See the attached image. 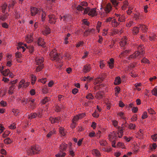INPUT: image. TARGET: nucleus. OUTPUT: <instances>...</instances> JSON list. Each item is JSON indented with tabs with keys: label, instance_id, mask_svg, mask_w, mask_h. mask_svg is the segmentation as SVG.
Here are the masks:
<instances>
[{
	"label": "nucleus",
	"instance_id": "nucleus-56",
	"mask_svg": "<svg viewBox=\"0 0 157 157\" xmlns=\"http://www.w3.org/2000/svg\"><path fill=\"white\" fill-rule=\"evenodd\" d=\"M148 111L149 113L151 114H155V112L152 109H148Z\"/></svg>",
	"mask_w": 157,
	"mask_h": 157
},
{
	"label": "nucleus",
	"instance_id": "nucleus-4",
	"mask_svg": "<svg viewBox=\"0 0 157 157\" xmlns=\"http://www.w3.org/2000/svg\"><path fill=\"white\" fill-rule=\"evenodd\" d=\"M144 52L143 51L142 52H140L138 51L136 52L133 55H130L128 57V59L130 60L131 59H140L141 57L143 56V54Z\"/></svg>",
	"mask_w": 157,
	"mask_h": 157
},
{
	"label": "nucleus",
	"instance_id": "nucleus-12",
	"mask_svg": "<svg viewBox=\"0 0 157 157\" xmlns=\"http://www.w3.org/2000/svg\"><path fill=\"white\" fill-rule=\"evenodd\" d=\"M43 33L44 35H47L49 33V27L48 26H46L44 28L43 31Z\"/></svg>",
	"mask_w": 157,
	"mask_h": 157
},
{
	"label": "nucleus",
	"instance_id": "nucleus-31",
	"mask_svg": "<svg viewBox=\"0 0 157 157\" xmlns=\"http://www.w3.org/2000/svg\"><path fill=\"white\" fill-rule=\"evenodd\" d=\"M66 154L65 152H60L56 155V157H64Z\"/></svg>",
	"mask_w": 157,
	"mask_h": 157
},
{
	"label": "nucleus",
	"instance_id": "nucleus-33",
	"mask_svg": "<svg viewBox=\"0 0 157 157\" xmlns=\"http://www.w3.org/2000/svg\"><path fill=\"white\" fill-rule=\"evenodd\" d=\"M15 56L17 58L21 59L22 57V55L20 52H17L16 53Z\"/></svg>",
	"mask_w": 157,
	"mask_h": 157
},
{
	"label": "nucleus",
	"instance_id": "nucleus-37",
	"mask_svg": "<svg viewBox=\"0 0 157 157\" xmlns=\"http://www.w3.org/2000/svg\"><path fill=\"white\" fill-rule=\"evenodd\" d=\"M27 48L29 49V51L31 52H33L34 50V48L33 46H28Z\"/></svg>",
	"mask_w": 157,
	"mask_h": 157
},
{
	"label": "nucleus",
	"instance_id": "nucleus-44",
	"mask_svg": "<svg viewBox=\"0 0 157 157\" xmlns=\"http://www.w3.org/2000/svg\"><path fill=\"white\" fill-rule=\"evenodd\" d=\"M99 143L101 145L105 146L107 144V142L104 140H101L100 141Z\"/></svg>",
	"mask_w": 157,
	"mask_h": 157
},
{
	"label": "nucleus",
	"instance_id": "nucleus-60",
	"mask_svg": "<svg viewBox=\"0 0 157 157\" xmlns=\"http://www.w3.org/2000/svg\"><path fill=\"white\" fill-rule=\"evenodd\" d=\"M48 89L46 87H44V88L43 89V92L44 94H46L48 93Z\"/></svg>",
	"mask_w": 157,
	"mask_h": 157
},
{
	"label": "nucleus",
	"instance_id": "nucleus-25",
	"mask_svg": "<svg viewBox=\"0 0 157 157\" xmlns=\"http://www.w3.org/2000/svg\"><path fill=\"white\" fill-rule=\"evenodd\" d=\"M36 66V72H39L44 67L43 65H37Z\"/></svg>",
	"mask_w": 157,
	"mask_h": 157
},
{
	"label": "nucleus",
	"instance_id": "nucleus-49",
	"mask_svg": "<svg viewBox=\"0 0 157 157\" xmlns=\"http://www.w3.org/2000/svg\"><path fill=\"white\" fill-rule=\"evenodd\" d=\"M120 91V88L118 87H116L115 88V95H117L118 93Z\"/></svg>",
	"mask_w": 157,
	"mask_h": 157
},
{
	"label": "nucleus",
	"instance_id": "nucleus-2",
	"mask_svg": "<svg viewBox=\"0 0 157 157\" xmlns=\"http://www.w3.org/2000/svg\"><path fill=\"white\" fill-rule=\"evenodd\" d=\"M50 50L52 51L50 53V59L51 58V59L52 60H56L58 63V65L61 67L62 64L60 56L58 55L56 53V50L54 48H52V49H50Z\"/></svg>",
	"mask_w": 157,
	"mask_h": 157
},
{
	"label": "nucleus",
	"instance_id": "nucleus-5",
	"mask_svg": "<svg viewBox=\"0 0 157 157\" xmlns=\"http://www.w3.org/2000/svg\"><path fill=\"white\" fill-rule=\"evenodd\" d=\"M104 10L105 13L107 14L109 13L112 10V6L111 4L110 3H109L105 5L103 8Z\"/></svg>",
	"mask_w": 157,
	"mask_h": 157
},
{
	"label": "nucleus",
	"instance_id": "nucleus-32",
	"mask_svg": "<svg viewBox=\"0 0 157 157\" xmlns=\"http://www.w3.org/2000/svg\"><path fill=\"white\" fill-rule=\"evenodd\" d=\"M24 82V80L22 79L21 80V81L19 82V85L18 86V88L19 89H20L21 88H23V84Z\"/></svg>",
	"mask_w": 157,
	"mask_h": 157
},
{
	"label": "nucleus",
	"instance_id": "nucleus-3",
	"mask_svg": "<svg viewBox=\"0 0 157 157\" xmlns=\"http://www.w3.org/2000/svg\"><path fill=\"white\" fill-rule=\"evenodd\" d=\"M40 150V148L39 146L35 145L27 149L26 151L28 155H31L38 153Z\"/></svg>",
	"mask_w": 157,
	"mask_h": 157
},
{
	"label": "nucleus",
	"instance_id": "nucleus-8",
	"mask_svg": "<svg viewBox=\"0 0 157 157\" xmlns=\"http://www.w3.org/2000/svg\"><path fill=\"white\" fill-rule=\"evenodd\" d=\"M38 9L34 7H31L30 8L31 14L32 16H34L38 13L39 12Z\"/></svg>",
	"mask_w": 157,
	"mask_h": 157
},
{
	"label": "nucleus",
	"instance_id": "nucleus-35",
	"mask_svg": "<svg viewBox=\"0 0 157 157\" xmlns=\"http://www.w3.org/2000/svg\"><path fill=\"white\" fill-rule=\"evenodd\" d=\"M60 133L63 136L65 135V134L63 128L60 127L59 129Z\"/></svg>",
	"mask_w": 157,
	"mask_h": 157
},
{
	"label": "nucleus",
	"instance_id": "nucleus-47",
	"mask_svg": "<svg viewBox=\"0 0 157 157\" xmlns=\"http://www.w3.org/2000/svg\"><path fill=\"white\" fill-rule=\"evenodd\" d=\"M151 138L154 141H156L157 140V134H155L152 136Z\"/></svg>",
	"mask_w": 157,
	"mask_h": 157
},
{
	"label": "nucleus",
	"instance_id": "nucleus-30",
	"mask_svg": "<svg viewBox=\"0 0 157 157\" xmlns=\"http://www.w3.org/2000/svg\"><path fill=\"white\" fill-rule=\"evenodd\" d=\"M157 87L155 86L154 89L151 91V93L153 95L155 96H157Z\"/></svg>",
	"mask_w": 157,
	"mask_h": 157
},
{
	"label": "nucleus",
	"instance_id": "nucleus-7",
	"mask_svg": "<svg viewBox=\"0 0 157 157\" xmlns=\"http://www.w3.org/2000/svg\"><path fill=\"white\" fill-rule=\"evenodd\" d=\"M44 60L43 58L42 57H36L35 59L36 65H43Z\"/></svg>",
	"mask_w": 157,
	"mask_h": 157
},
{
	"label": "nucleus",
	"instance_id": "nucleus-57",
	"mask_svg": "<svg viewBox=\"0 0 157 157\" xmlns=\"http://www.w3.org/2000/svg\"><path fill=\"white\" fill-rule=\"evenodd\" d=\"M100 67L101 68H103L105 65V64L103 61H101L100 63Z\"/></svg>",
	"mask_w": 157,
	"mask_h": 157
},
{
	"label": "nucleus",
	"instance_id": "nucleus-20",
	"mask_svg": "<svg viewBox=\"0 0 157 157\" xmlns=\"http://www.w3.org/2000/svg\"><path fill=\"white\" fill-rule=\"evenodd\" d=\"M139 28L141 29L143 31V32L144 33L147 32V27L146 25H140Z\"/></svg>",
	"mask_w": 157,
	"mask_h": 157
},
{
	"label": "nucleus",
	"instance_id": "nucleus-17",
	"mask_svg": "<svg viewBox=\"0 0 157 157\" xmlns=\"http://www.w3.org/2000/svg\"><path fill=\"white\" fill-rule=\"evenodd\" d=\"M127 39L126 38L122 39L120 42V45L122 46H124L126 44Z\"/></svg>",
	"mask_w": 157,
	"mask_h": 157
},
{
	"label": "nucleus",
	"instance_id": "nucleus-48",
	"mask_svg": "<svg viewBox=\"0 0 157 157\" xmlns=\"http://www.w3.org/2000/svg\"><path fill=\"white\" fill-rule=\"evenodd\" d=\"M143 48L144 47L142 45H140L138 47V51L139 52L140 51H141L140 52H142V51H143ZM143 51L144 52V51Z\"/></svg>",
	"mask_w": 157,
	"mask_h": 157
},
{
	"label": "nucleus",
	"instance_id": "nucleus-18",
	"mask_svg": "<svg viewBox=\"0 0 157 157\" xmlns=\"http://www.w3.org/2000/svg\"><path fill=\"white\" fill-rule=\"evenodd\" d=\"M25 40L28 43H30L33 41V38L31 35H28L25 37Z\"/></svg>",
	"mask_w": 157,
	"mask_h": 157
},
{
	"label": "nucleus",
	"instance_id": "nucleus-41",
	"mask_svg": "<svg viewBox=\"0 0 157 157\" xmlns=\"http://www.w3.org/2000/svg\"><path fill=\"white\" fill-rule=\"evenodd\" d=\"M30 82H25V81L24 80V83L23 84V88H26L27 87H28L29 84Z\"/></svg>",
	"mask_w": 157,
	"mask_h": 157
},
{
	"label": "nucleus",
	"instance_id": "nucleus-28",
	"mask_svg": "<svg viewBox=\"0 0 157 157\" xmlns=\"http://www.w3.org/2000/svg\"><path fill=\"white\" fill-rule=\"evenodd\" d=\"M8 15H9V14H8L7 13H6L5 15L1 16L0 17V19L3 21H5L7 19V17Z\"/></svg>",
	"mask_w": 157,
	"mask_h": 157
},
{
	"label": "nucleus",
	"instance_id": "nucleus-62",
	"mask_svg": "<svg viewBox=\"0 0 157 157\" xmlns=\"http://www.w3.org/2000/svg\"><path fill=\"white\" fill-rule=\"evenodd\" d=\"M83 42L82 41H79L76 44V47H78L83 45Z\"/></svg>",
	"mask_w": 157,
	"mask_h": 157
},
{
	"label": "nucleus",
	"instance_id": "nucleus-61",
	"mask_svg": "<svg viewBox=\"0 0 157 157\" xmlns=\"http://www.w3.org/2000/svg\"><path fill=\"white\" fill-rule=\"evenodd\" d=\"M147 113L146 112H144L143 113L142 116V118L143 119H144L147 117Z\"/></svg>",
	"mask_w": 157,
	"mask_h": 157
},
{
	"label": "nucleus",
	"instance_id": "nucleus-9",
	"mask_svg": "<svg viewBox=\"0 0 157 157\" xmlns=\"http://www.w3.org/2000/svg\"><path fill=\"white\" fill-rule=\"evenodd\" d=\"M91 67L90 65L86 64L84 66L83 68V72L86 73L89 72L90 70Z\"/></svg>",
	"mask_w": 157,
	"mask_h": 157
},
{
	"label": "nucleus",
	"instance_id": "nucleus-34",
	"mask_svg": "<svg viewBox=\"0 0 157 157\" xmlns=\"http://www.w3.org/2000/svg\"><path fill=\"white\" fill-rule=\"evenodd\" d=\"M94 29H89L85 31L84 32V33H94Z\"/></svg>",
	"mask_w": 157,
	"mask_h": 157
},
{
	"label": "nucleus",
	"instance_id": "nucleus-45",
	"mask_svg": "<svg viewBox=\"0 0 157 157\" xmlns=\"http://www.w3.org/2000/svg\"><path fill=\"white\" fill-rule=\"evenodd\" d=\"M28 99H20V100L23 104H25L27 103V102H28Z\"/></svg>",
	"mask_w": 157,
	"mask_h": 157
},
{
	"label": "nucleus",
	"instance_id": "nucleus-51",
	"mask_svg": "<svg viewBox=\"0 0 157 157\" xmlns=\"http://www.w3.org/2000/svg\"><path fill=\"white\" fill-rule=\"evenodd\" d=\"M0 104L3 107L6 106L7 105V103L6 102L3 101H1Z\"/></svg>",
	"mask_w": 157,
	"mask_h": 157
},
{
	"label": "nucleus",
	"instance_id": "nucleus-58",
	"mask_svg": "<svg viewBox=\"0 0 157 157\" xmlns=\"http://www.w3.org/2000/svg\"><path fill=\"white\" fill-rule=\"evenodd\" d=\"M116 136V133L114 132H113L112 135L109 134V139L110 140L111 139H113V136Z\"/></svg>",
	"mask_w": 157,
	"mask_h": 157
},
{
	"label": "nucleus",
	"instance_id": "nucleus-43",
	"mask_svg": "<svg viewBox=\"0 0 157 157\" xmlns=\"http://www.w3.org/2000/svg\"><path fill=\"white\" fill-rule=\"evenodd\" d=\"M111 1L112 4L114 7H116L118 5V3L116 0H111Z\"/></svg>",
	"mask_w": 157,
	"mask_h": 157
},
{
	"label": "nucleus",
	"instance_id": "nucleus-14",
	"mask_svg": "<svg viewBox=\"0 0 157 157\" xmlns=\"http://www.w3.org/2000/svg\"><path fill=\"white\" fill-rule=\"evenodd\" d=\"M50 121H51V123H57L59 122V119L58 117L54 118L52 117H50Z\"/></svg>",
	"mask_w": 157,
	"mask_h": 157
},
{
	"label": "nucleus",
	"instance_id": "nucleus-59",
	"mask_svg": "<svg viewBox=\"0 0 157 157\" xmlns=\"http://www.w3.org/2000/svg\"><path fill=\"white\" fill-rule=\"evenodd\" d=\"M92 78H90L89 76H87L86 77H85L83 78V80L84 81H85L88 79H89V81H90L92 79Z\"/></svg>",
	"mask_w": 157,
	"mask_h": 157
},
{
	"label": "nucleus",
	"instance_id": "nucleus-16",
	"mask_svg": "<svg viewBox=\"0 0 157 157\" xmlns=\"http://www.w3.org/2000/svg\"><path fill=\"white\" fill-rule=\"evenodd\" d=\"M67 145L63 144H61L59 147L60 151L61 152L63 151H65Z\"/></svg>",
	"mask_w": 157,
	"mask_h": 157
},
{
	"label": "nucleus",
	"instance_id": "nucleus-13",
	"mask_svg": "<svg viewBox=\"0 0 157 157\" xmlns=\"http://www.w3.org/2000/svg\"><path fill=\"white\" fill-rule=\"evenodd\" d=\"M37 44L38 45L42 47H44L45 42L43 40L42 38L38 39L37 41Z\"/></svg>",
	"mask_w": 157,
	"mask_h": 157
},
{
	"label": "nucleus",
	"instance_id": "nucleus-53",
	"mask_svg": "<svg viewBox=\"0 0 157 157\" xmlns=\"http://www.w3.org/2000/svg\"><path fill=\"white\" fill-rule=\"evenodd\" d=\"M2 26L3 27L6 29L8 28V25L5 22H3L2 23Z\"/></svg>",
	"mask_w": 157,
	"mask_h": 157
},
{
	"label": "nucleus",
	"instance_id": "nucleus-29",
	"mask_svg": "<svg viewBox=\"0 0 157 157\" xmlns=\"http://www.w3.org/2000/svg\"><path fill=\"white\" fill-rule=\"evenodd\" d=\"M132 32L133 34L136 35L139 32V28L137 27H134Z\"/></svg>",
	"mask_w": 157,
	"mask_h": 157
},
{
	"label": "nucleus",
	"instance_id": "nucleus-6",
	"mask_svg": "<svg viewBox=\"0 0 157 157\" xmlns=\"http://www.w3.org/2000/svg\"><path fill=\"white\" fill-rule=\"evenodd\" d=\"M115 15L117 17L116 19L118 22L120 23L125 21V17L123 15L117 14H115Z\"/></svg>",
	"mask_w": 157,
	"mask_h": 157
},
{
	"label": "nucleus",
	"instance_id": "nucleus-38",
	"mask_svg": "<svg viewBox=\"0 0 157 157\" xmlns=\"http://www.w3.org/2000/svg\"><path fill=\"white\" fill-rule=\"evenodd\" d=\"M16 3V2L14 1H13L12 3L10 4H9L8 6V10H9L10 8L11 7H13L15 4Z\"/></svg>",
	"mask_w": 157,
	"mask_h": 157
},
{
	"label": "nucleus",
	"instance_id": "nucleus-50",
	"mask_svg": "<svg viewBox=\"0 0 157 157\" xmlns=\"http://www.w3.org/2000/svg\"><path fill=\"white\" fill-rule=\"evenodd\" d=\"M39 81L40 82L43 84H44L47 81L46 79V78H43L41 79H40L39 80Z\"/></svg>",
	"mask_w": 157,
	"mask_h": 157
},
{
	"label": "nucleus",
	"instance_id": "nucleus-24",
	"mask_svg": "<svg viewBox=\"0 0 157 157\" xmlns=\"http://www.w3.org/2000/svg\"><path fill=\"white\" fill-rule=\"evenodd\" d=\"M36 117V113H30L28 116V118L29 119H31L33 118H34Z\"/></svg>",
	"mask_w": 157,
	"mask_h": 157
},
{
	"label": "nucleus",
	"instance_id": "nucleus-11",
	"mask_svg": "<svg viewBox=\"0 0 157 157\" xmlns=\"http://www.w3.org/2000/svg\"><path fill=\"white\" fill-rule=\"evenodd\" d=\"M112 24L113 27H117L120 25V22H117L116 19H114L112 20Z\"/></svg>",
	"mask_w": 157,
	"mask_h": 157
},
{
	"label": "nucleus",
	"instance_id": "nucleus-36",
	"mask_svg": "<svg viewBox=\"0 0 157 157\" xmlns=\"http://www.w3.org/2000/svg\"><path fill=\"white\" fill-rule=\"evenodd\" d=\"M128 2L127 1H125L124 2V4L123 5L122 8L123 10H124L128 5Z\"/></svg>",
	"mask_w": 157,
	"mask_h": 157
},
{
	"label": "nucleus",
	"instance_id": "nucleus-10",
	"mask_svg": "<svg viewBox=\"0 0 157 157\" xmlns=\"http://www.w3.org/2000/svg\"><path fill=\"white\" fill-rule=\"evenodd\" d=\"M109 67L111 69L113 68L114 67V59L113 58H111L109 59V61H108Z\"/></svg>",
	"mask_w": 157,
	"mask_h": 157
},
{
	"label": "nucleus",
	"instance_id": "nucleus-19",
	"mask_svg": "<svg viewBox=\"0 0 157 157\" xmlns=\"http://www.w3.org/2000/svg\"><path fill=\"white\" fill-rule=\"evenodd\" d=\"M121 83V80L120 77L118 76L116 78L114 81V84L116 85H118Z\"/></svg>",
	"mask_w": 157,
	"mask_h": 157
},
{
	"label": "nucleus",
	"instance_id": "nucleus-54",
	"mask_svg": "<svg viewBox=\"0 0 157 157\" xmlns=\"http://www.w3.org/2000/svg\"><path fill=\"white\" fill-rule=\"evenodd\" d=\"M118 115L123 119H125V118L124 116V113L123 112H120L118 113Z\"/></svg>",
	"mask_w": 157,
	"mask_h": 157
},
{
	"label": "nucleus",
	"instance_id": "nucleus-64",
	"mask_svg": "<svg viewBox=\"0 0 157 157\" xmlns=\"http://www.w3.org/2000/svg\"><path fill=\"white\" fill-rule=\"evenodd\" d=\"M42 116V112H40L38 113H36V117L38 118H40Z\"/></svg>",
	"mask_w": 157,
	"mask_h": 157
},
{
	"label": "nucleus",
	"instance_id": "nucleus-39",
	"mask_svg": "<svg viewBox=\"0 0 157 157\" xmlns=\"http://www.w3.org/2000/svg\"><path fill=\"white\" fill-rule=\"evenodd\" d=\"M77 115L79 119H81L85 116V113H79Z\"/></svg>",
	"mask_w": 157,
	"mask_h": 157
},
{
	"label": "nucleus",
	"instance_id": "nucleus-63",
	"mask_svg": "<svg viewBox=\"0 0 157 157\" xmlns=\"http://www.w3.org/2000/svg\"><path fill=\"white\" fill-rule=\"evenodd\" d=\"M103 80V78H98L96 79V81L98 83H99L101 82Z\"/></svg>",
	"mask_w": 157,
	"mask_h": 157
},
{
	"label": "nucleus",
	"instance_id": "nucleus-23",
	"mask_svg": "<svg viewBox=\"0 0 157 157\" xmlns=\"http://www.w3.org/2000/svg\"><path fill=\"white\" fill-rule=\"evenodd\" d=\"M124 125V124L122 125V126L121 127L120 126H119L118 127V135L119 134V133H120L121 135H123V126Z\"/></svg>",
	"mask_w": 157,
	"mask_h": 157
},
{
	"label": "nucleus",
	"instance_id": "nucleus-21",
	"mask_svg": "<svg viewBox=\"0 0 157 157\" xmlns=\"http://www.w3.org/2000/svg\"><path fill=\"white\" fill-rule=\"evenodd\" d=\"M7 6L8 5L6 3H4L2 6V12L3 13H5L6 9H8V7L7 8Z\"/></svg>",
	"mask_w": 157,
	"mask_h": 157
},
{
	"label": "nucleus",
	"instance_id": "nucleus-42",
	"mask_svg": "<svg viewBox=\"0 0 157 157\" xmlns=\"http://www.w3.org/2000/svg\"><path fill=\"white\" fill-rule=\"evenodd\" d=\"M128 128L130 129H135L136 128V125L135 124L130 123L129 125Z\"/></svg>",
	"mask_w": 157,
	"mask_h": 157
},
{
	"label": "nucleus",
	"instance_id": "nucleus-55",
	"mask_svg": "<svg viewBox=\"0 0 157 157\" xmlns=\"http://www.w3.org/2000/svg\"><path fill=\"white\" fill-rule=\"evenodd\" d=\"M74 121H72V123L71 124V127L72 128H75L76 125V122H74Z\"/></svg>",
	"mask_w": 157,
	"mask_h": 157
},
{
	"label": "nucleus",
	"instance_id": "nucleus-40",
	"mask_svg": "<svg viewBox=\"0 0 157 157\" xmlns=\"http://www.w3.org/2000/svg\"><path fill=\"white\" fill-rule=\"evenodd\" d=\"M80 119H79L77 115L74 117L73 120H72V121H74V122H76H76H77Z\"/></svg>",
	"mask_w": 157,
	"mask_h": 157
},
{
	"label": "nucleus",
	"instance_id": "nucleus-26",
	"mask_svg": "<svg viewBox=\"0 0 157 157\" xmlns=\"http://www.w3.org/2000/svg\"><path fill=\"white\" fill-rule=\"evenodd\" d=\"M23 44L21 42H20L18 44L17 47V48L18 49H19L20 48H21L23 49V52H24L25 51V48L24 46H22Z\"/></svg>",
	"mask_w": 157,
	"mask_h": 157
},
{
	"label": "nucleus",
	"instance_id": "nucleus-27",
	"mask_svg": "<svg viewBox=\"0 0 157 157\" xmlns=\"http://www.w3.org/2000/svg\"><path fill=\"white\" fill-rule=\"evenodd\" d=\"M4 142V143L8 144H10L12 142V140L10 138L8 137L5 139Z\"/></svg>",
	"mask_w": 157,
	"mask_h": 157
},
{
	"label": "nucleus",
	"instance_id": "nucleus-52",
	"mask_svg": "<svg viewBox=\"0 0 157 157\" xmlns=\"http://www.w3.org/2000/svg\"><path fill=\"white\" fill-rule=\"evenodd\" d=\"M101 22L100 21H98L97 25L96 26L97 29V30H98V32H99V29L101 26Z\"/></svg>",
	"mask_w": 157,
	"mask_h": 157
},
{
	"label": "nucleus",
	"instance_id": "nucleus-1",
	"mask_svg": "<svg viewBox=\"0 0 157 157\" xmlns=\"http://www.w3.org/2000/svg\"><path fill=\"white\" fill-rule=\"evenodd\" d=\"M76 8L77 10L81 11L84 14H87L89 16L92 17L97 15L95 8L91 9L89 7H87L85 9L81 6L78 5Z\"/></svg>",
	"mask_w": 157,
	"mask_h": 157
},
{
	"label": "nucleus",
	"instance_id": "nucleus-46",
	"mask_svg": "<svg viewBox=\"0 0 157 157\" xmlns=\"http://www.w3.org/2000/svg\"><path fill=\"white\" fill-rule=\"evenodd\" d=\"M141 63H149V61L148 59L144 57L143 58V59L141 60Z\"/></svg>",
	"mask_w": 157,
	"mask_h": 157
},
{
	"label": "nucleus",
	"instance_id": "nucleus-22",
	"mask_svg": "<svg viewBox=\"0 0 157 157\" xmlns=\"http://www.w3.org/2000/svg\"><path fill=\"white\" fill-rule=\"evenodd\" d=\"M10 70L9 69H6L1 72L3 75L5 76H7L10 73Z\"/></svg>",
	"mask_w": 157,
	"mask_h": 157
},
{
	"label": "nucleus",
	"instance_id": "nucleus-15",
	"mask_svg": "<svg viewBox=\"0 0 157 157\" xmlns=\"http://www.w3.org/2000/svg\"><path fill=\"white\" fill-rule=\"evenodd\" d=\"M92 153L94 155L97 157L99 156L100 155L99 151L96 149L93 150Z\"/></svg>",
	"mask_w": 157,
	"mask_h": 157
}]
</instances>
